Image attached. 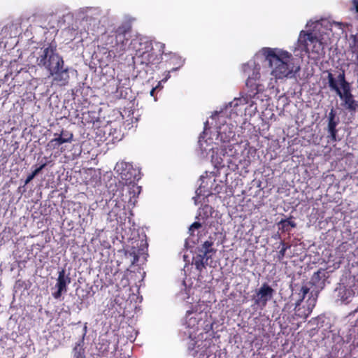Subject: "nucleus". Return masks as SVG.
<instances>
[{
	"instance_id": "9b49d317",
	"label": "nucleus",
	"mask_w": 358,
	"mask_h": 358,
	"mask_svg": "<svg viewBox=\"0 0 358 358\" xmlns=\"http://www.w3.org/2000/svg\"><path fill=\"white\" fill-rule=\"evenodd\" d=\"M356 294H358V281L351 275L341 278L334 290L335 296L342 302H348Z\"/></svg>"
},
{
	"instance_id": "cd10ccee",
	"label": "nucleus",
	"mask_w": 358,
	"mask_h": 358,
	"mask_svg": "<svg viewBox=\"0 0 358 358\" xmlns=\"http://www.w3.org/2000/svg\"><path fill=\"white\" fill-rule=\"evenodd\" d=\"M213 213V208L210 206L205 205L199 209L196 218L201 220L205 222L208 217H212Z\"/></svg>"
},
{
	"instance_id": "ddd939ff",
	"label": "nucleus",
	"mask_w": 358,
	"mask_h": 358,
	"mask_svg": "<svg viewBox=\"0 0 358 358\" xmlns=\"http://www.w3.org/2000/svg\"><path fill=\"white\" fill-rule=\"evenodd\" d=\"M115 171L120 175V178L126 185L135 183L141 179V172L130 163L117 162L115 166Z\"/></svg>"
},
{
	"instance_id": "e433bc0d",
	"label": "nucleus",
	"mask_w": 358,
	"mask_h": 358,
	"mask_svg": "<svg viewBox=\"0 0 358 358\" xmlns=\"http://www.w3.org/2000/svg\"><path fill=\"white\" fill-rule=\"evenodd\" d=\"M35 176H32V173H30L27 178H26L25 181H24V185H27L29 182H31L34 178Z\"/></svg>"
},
{
	"instance_id": "6e6552de",
	"label": "nucleus",
	"mask_w": 358,
	"mask_h": 358,
	"mask_svg": "<svg viewBox=\"0 0 358 358\" xmlns=\"http://www.w3.org/2000/svg\"><path fill=\"white\" fill-rule=\"evenodd\" d=\"M208 315L206 312L197 310L194 311L193 310H187L185 315V325L187 329H189V341L192 339L196 340V333L203 329L206 334L210 329H212V324L207 320Z\"/></svg>"
},
{
	"instance_id": "a878e982",
	"label": "nucleus",
	"mask_w": 358,
	"mask_h": 358,
	"mask_svg": "<svg viewBox=\"0 0 358 358\" xmlns=\"http://www.w3.org/2000/svg\"><path fill=\"white\" fill-rule=\"evenodd\" d=\"M278 226L280 230L289 232L291 228H295L296 227V223L292 220V217H290L287 219L281 220L278 223Z\"/></svg>"
},
{
	"instance_id": "5701e85b",
	"label": "nucleus",
	"mask_w": 358,
	"mask_h": 358,
	"mask_svg": "<svg viewBox=\"0 0 358 358\" xmlns=\"http://www.w3.org/2000/svg\"><path fill=\"white\" fill-rule=\"evenodd\" d=\"M141 190V186L133 185L131 187H129L127 189V194L122 195V202H124V204L127 203L129 207L130 206H134L136 202V198L140 194Z\"/></svg>"
},
{
	"instance_id": "f03ea898",
	"label": "nucleus",
	"mask_w": 358,
	"mask_h": 358,
	"mask_svg": "<svg viewBox=\"0 0 358 358\" xmlns=\"http://www.w3.org/2000/svg\"><path fill=\"white\" fill-rule=\"evenodd\" d=\"M262 52L272 69L271 75L275 79L292 78L299 71V66L294 64L292 54L287 51L264 48Z\"/></svg>"
},
{
	"instance_id": "2f4dec72",
	"label": "nucleus",
	"mask_w": 358,
	"mask_h": 358,
	"mask_svg": "<svg viewBox=\"0 0 358 358\" xmlns=\"http://www.w3.org/2000/svg\"><path fill=\"white\" fill-rule=\"evenodd\" d=\"M352 52L356 55V66L358 69V38L353 36L352 44L350 45Z\"/></svg>"
},
{
	"instance_id": "4c0bfd02",
	"label": "nucleus",
	"mask_w": 358,
	"mask_h": 358,
	"mask_svg": "<svg viewBox=\"0 0 358 358\" xmlns=\"http://www.w3.org/2000/svg\"><path fill=\"white\" fill-rule=\"evenodd\" d=\"M159 85H160V83H159L157 86H156L155 87H153V88L151 90V91H150V96H154V94H155V90H156V89H157V88H158V87H159Z\"/></svg>"
},
{
	"instance_id": "a18cd8bd",
	"label": "nucleus",
	"mask_w": 358,
	"mask_h": 358,
	"mask_svg": "<svg viewBox=\"0 0 358 358\" xmlns=\"http://www.w3.org/2000/svg\"><path fill=\"white\" fill-rule=\"evenodd\" d=\"M325 358H331V356L327 355Z\"/></svg>"
},
{
	"instance_id": "58836bf2",
	"label": "nucleus",
	"mask_w": 358,
	"mask_h": 358,
	"mask_svg": "<svg viewBox=\"0 0 358 358\" xmlns=\"http://www.w3.org/2000/svg\"><path fill=\"white\" fill-rule=\"evenodd\" d=\"M86 333H87V325L85 324V325L84 326V328H83V334L82 337H81V338H80V339H83V340L85 339V335H86Z\"/></svg>"
},
{
	"instance_id": "1a4fd4ad",
	"label": "nucleus",
	"mask_w": 358,
	"mask_h": 358,
	"mask_svg": "<svg viewBox=\"0 0 358 358\" xmlns=\"http://www.w3.org/2000/svg\"><path fill=\"white\" fill-rule=\"evenodd\" d=\"M207 124L208 121L205 122L204 131L200 135L199 139V145L202 155L204 156L206 153V156L210 155L211 162L216 168L224 167L226 164L230 167V164L232 163V160L231 159H225L222 155V152H220L219 153L218 148L211 145L213 143V138H209V142L208 140H205Z\"/></svg>"
},
{
	"instance_id": "f8f14e48",
	"label": "nucleus",
	"mask_w": 358,
	"mask_h": 358,
	"mask_svg": "<svg viewBox=\"0 0 358 358\" xmlns=\"http://www.w3.org/2000/svg\"><path fill=\"white\" fill-rule=\"evenodd\" d=\"M82 23L87 27V31H94L99 28L101 10L99 8L86 7L79 10Z\"/></svg>"
},
{
	"instance_id": "20e7f679",
	"label": "nucleus",
	"mask_w": 358,
	"mask_h": 358,
	"mask_svg": "<svg viewBox=\"0 0 358 358\" xmlns=\"http://www.w3.org/2000/svg\"><path fill=\"white\" fill-rule=\"evenodd\" d=\"M324 43L312 33L301 31L294 52L302 57L305 55L315 60H319L324 55Z\"/></svg>"
},
{
	"instance_id": "473e14b6",
	"label": "nucleus",
	"mask_w": 358,
	"mask_h": 358,
	"mask_svg": "<svg viewBox=\"0 0 358 358\" xmlns=\"http://www.w3.org/2000/svg\"><path fill=\"white\" fill-rule=\"evenodd\" d=\"M201 227V224L199 222H194L189 228V231L192 234L194 229H198Z\"/></svg>"
},
{
	"instance_id": "c03bdc74",
	"label": "nucleus",
	"mask_w": 358,
	"mask_h": 358,
	"mask_svg": "<svg viewBox=\"0 0 358 358\" xmlns=\"http://www.w3.org/2000/svg\"><path fill=\"white\" fill-rule=\"evenodd\" d=\"M203 178H204V176H201L200 179L203 180Z\"/></svg>"
},
{
	"instance_id": "4be33fe9",
	"label": "nucleus",
	"mask_w": 358,
	"mask_h": 358,
	"mask_svg": "<svg viewBox=\"0 0 358 358\" xmlns=\"http://www.w3.org/2000/svg\"><path fill=\"white\" fill-rule=\"evenodd\" d=\"M336 113L334 108L331 109L329 115H328V138L331 141L336 142L338 141L337 138V131L336 127L338 124L339 120L336 119Z\"/></svg>"
},
{
	"instance_id": "a211bd4d",
	"label": "nucleus",
	"mask_w": 358,
	"mask_h": 358,
	"mask_svg": "<svg viewBox=\"0 0 358 358\" xmlns=\"http://www.w3.org/2000/svg\"><path fill=\"white\" fill-rule=\"evenodd\" d=\"M71 279L70 278V274L66 273L65 268L59 269L55 285L57 291L52 293L54 299H58L61 297L63 293H66L67 292V286L71 283Z\"/></svg>"
},
{
	"instance_id": "0eeeda50",
	"label": "nucleus",
	"mask_w": 358,
	"mask_h": 358,
	"mask_svg": "<svg viewBox=\"0 0 358 358\" xmlns=\"http://www.w3.org/2000/svg\"><path fill=\"white\" fill-rule=\"evenodd\" d=\"M130 46L136 52L133 57L134 63L148 65L154 62L155 56L152 52V44L147 37L134 38L130 43Z\"/></svg>"
},
{
	"instance_id": "6ab92c4d",
	"label": "nucleus",
	"mask_w": 358,
	"mask_h": 358,
	"mask_svg": "<svg viewBox=\"0 0 358 358\" xmlns=\"http://www.w3.org/2000/svg\"><path fill=\"white\" fill-rule=\"evenodd\" d=\"M54 138L51 139L47 145V147L51 150H55L65 143H71L73 141V134L67 130L62 129L60 133H55Z\"/></svg>"
},
{
	"instance_id": "412c9836",
	"label": "nucleus",
	"mask_w": 358,
	"mask_h": 358,
	"mask_svg": "<svg viewBox=\"0 0 358 358\" xmlns=\"http://www.w3.org/2000/svg\"><path fill=\"white\" fill-rule=\"evenodd\" d=\"M292 295L290 296L291 301H294V306L296 303L301 305L303 303V300L307 294L309 293L310 288L307 285H294L291 286Z\"/></svg>"
},
{
	"instance_id": "72a5a7b5",
	"label": "nucleus",
	"mask_w": 358,
	"mask_h": 358,
	"mask_svg": "<svg viewBox=\"0 0 358 358\" xmlns=\"http://www.w3.org/2000/svg\"><path fill=\"white\" fill-rule=\"evenodd\" d=\"M47 164L43 163L40 166L37 167L33 172L32 176H37L45 166Z\"/></svg>"
},
{
	"instance_id": "dca6fc26",
	"label": "nucleus",
	"mask_w": 358,
	"mask_h": 358,
	"mask_svg": "<svg viewBox=\"0 0 358 358\" xmlns=\"http://www.w3.org/2000/svg\"><path fill=\"white\" fill-rule=\"evenodd\" d=\"M215 135L217 141L215 142V145L229 143L234 141L235 126L230 123L223 124L217 128Z\"/></svg>"
},
{
	"instance_id": "7c9ffc66",
	"label": "nucleus",
	"mask_w": 358,
	"mask_h": 358,
	"mask_svg": "<svg viewBox=\"0 0 358 358\" xmlns=\"http://www.w3.org/2000/svg\"><path fill=\"white\" fill-rule=\"evenodd\" d=\"M280 245H282V248L278 252L277 256V258L279 261H282L283 259L287 250L291 248L289 244L285 243L284 241H281Z\"/></svg>"
},
{
	"instance_id": "f704fd0d",
	"label": "nucleus",
	"mask_w": 358,
	"mask_h": 358,
	"mask_svg": "<svg viewBox=\"0 0 358 358\" xmlns=\"http://www.w3.org/2000/svg\"><path fill=\"white\" fill-rule=\"evenodd\" d=\"M196 196L194 197L193 199H194L195 203L196 204V203H197L196 198H197V197H199V196H201V195H205V194L203 192V190H202L201 187H199L196 190Z\"/></svg>"
},
{
	"instance_id": "2eb2a0df",
	"label": "nucleus",
	"mask_w": 358,
	"mask_h": 358,
	"mask_svg": "<svg viewBox=\"0 0 358 358\" xmlns=\"http://www.w3.org/2000/svg\"><path fill=\"white\" fill-rule=\"evenodd\" d=\"M274 289L267 283H264L253 296L255 305L263 310L273 296Z\"/></svg>"
},
{
	"instance_id": "c85d7f7f",
	"label": "nucleus",
	"mask_w": 358,
	"mask_h": 358,
	"mask_svg": "<svg viewBox=\"0 0 358 358\" xmlns=\"http://www.w3.org/2000/svg\"><path fill=\"white\" fill-rule=\"evenodd\" d=\"M144 249L137 250L135 247H132L130 250L127 251L125 255L127 258H130L131 264H135L138 261L139 255L143 253Z\"/></svg>"
},
{
	"instance_id": "79ce46f5",
	"label": "nucleus",
	"mask_w": 358,
	"mask_h": 358,
	"mask_svg": "<svg viewBox=\"0 0 358 358\" xmlns=\"http://www.w3.org/2000/svg\"><path fill=\"white\" fill-rule=\"evenodd\" d=\"M169 77V75H168L167 77L165 78V79L162 80V81H165L166 82Z\"/></svg>"
},
{
	"instance_id": "a19ab883",
	"label": "nucleus",
	"mask_w": 358,
	"mask_h": 358,
	"mask_svg": "<svg viewBox=\"0 0 358 358\" xmlns=\"http://www.w3.org/2000/svg\"><path fill=\"white\" fill-rule=\"evenodd\" d=\"M11 26H13V24H10V25H8H8H6V26L4 27L5 30H6L8 27H10Z\"/></svg>"
},
{
	"instance_id": "aec40b11",
	"label": "nucleus",
	"mask_w": 358,
	"mask_h": 358,
	"mask_svg": "<svg viewBox=\"0 0 358 358\" xmlns=\"http://www.w3.org/2000/svg\"><path fill=\"white\" fill-rule=\"evenodd\" d=\"M306 303L296 304L294 306V317L306 320L311 313L315 305V299L309 297Z\"/></svg>"
},
{
	"instance_id": "f3484780",
	"label": "nucleus",
	"mask_w": 358,
	"mask_h": 358,
	"mask_svg": "<svg viewBox=\"0 0 358 358\" xmlns=\"http://www.w3.org/2000/svg\"><path fill=\"white\" fill-rule=\"evenodd\" d=\"M227 145H222L221 148V152L225 159H231L232 160L231 165H234L238 167L239 165H243V168H247L250 162L249 159H244L243 162L239 160L237 162L236 156L238 155L237 150L235 148L236 146H239L237 143H226Z\"/></svg>"
},
{
	"instance_id": "f257e3e1",
	"label": "nucleus",
	"mask_w": 358,
	"mask_h": 358,
	"mask_svg": "<svg viewBox=\"0 0 358 358\" xmlns=\"http://www.w3.org/2000/svg\"><path fill=\"white\" fill-rule=\"evenodd\" d=\"M36 64L44 69L59 86H66L70 80L71 69L66 66L62 56L57 51L55 41L45 43L36 52Z\"/></svg>"
},
{
	"instance_id": "bb28decb",
	"label": "nucleus",
	"mask_w": 358,
	"mask_h": 358,
	"mask_svg": "<svg viewBox=\"0 0 358 358\" xmlns=\"http://www.w3.org/2000/svg\"><path fill=\"white\" fill-rule=\"evenodd\" d=\"M83 339H80L72 350L73 358H85V348H83Z\"/></svg>"
},
{
	"instance_id": "37998d69",
	"label": "nucleus",
	"mask_w": 358,
	"mask_h": 358,
	"mask_svg": "<svg viewBox=\"0 0 358 358\" xmlns=\"http://www.w3.org/2000/svg\"><path fill=\"white\" fill-rule=\"evenodd\" d=\"M310 21L308 22L307 24H306V27H308L310 25Z\"/></svg>"
},
{
	"instance_id": "393cba45",
	"label": "nucleus",
	"mask_w": 358,
	"mask_h": 358,
	"mask_svg": "<svg viewBox=\"0 0 358 358\" xmlns=\"http://www.w3.org/2000/svg\"><path fill=\"white\" fill-rule=\"evenodd\" d=\"M328 84L329 87L331 90L334 91L338 96L341 95V92H343L342 89L341 88L339 81H338V76H337V78H335L334 75L331 73H328Z\"/></svg>"
},
{
	"instance_id": "ea45409f",
	"label": "nucleus",
	"mask_w": 358,
	"mask_h": 358,
	"mask_svg": "<svg viewBox=\"0 0 358 358\" xmlns=\"http://www.w3.org/2000/svg\"><path fill=\"white\" fill-rule=\"evenodd\" d=\"M159 46H160V48H161L160 50H162V53H164V48L165 47V45L163 44V43H159Z\"/></svg>"
},
{
	"instance_id": "c9c22d12",
	"label": "nucleus",
	"mask_w": 358,
	"mask_h": 358,
	"mask_svg": "<svg viewBox=\"0 0 358 358\" xmlns=\"http://www.w3.org/2000/svg\"><path fill=\"white\" fill-rule=\"evenodd\" d=\"M352 4L353 7L351 8V10L352 11L355 10L356 13H358V0H352Z\"/></svg>"
},
{
	"instance_id": "423d86ee",
	"label": "nucleus",
	"mask_w": 358,
	"mask_h": 358,
	"mask_svg": "<svg viewBox=\"0 0 358 358\" xmlns=\"http://www.w3.org/2000/svg\"><path fill=\"white\" fill-rule=\"evenodd\" d=\"M215 235L210 236L200 246H198L192 258V265L201 274L206 266H212V257L215 255L217 249L214 247Z\"/></svg>"
},
{
	"instance_id": "9d476101",
	"label": "nucleus",
	"mask_w": 358,
	"mask_h": 358,
	"mask_svg": "<svg viewBox=\"0 0 358 358\" xmlns=\"http://www.w3.org/2000/svg\"><path fill=\"white\" fill-rule=\"evenodd\" d=\"M212 343L211 338H203V333H200L196 340L192 339L187 344L189 356L192 358H214Z\"/></svg>"
},
{
	"instance_id": "4468645a",
	"label": "nucleus",
	"mask_w": 358,
	"mask_h": 358,
	"mask_svg": "<svg viewBox=\"0 0 358 358\" xmlns=\"http://www.w3.org/2000/svg\"><path fill=\"white\" fill-rule=\"evenodd\" d=\"M338 81L343 92L341 95L338 96L344 101L345 108L350 111H355L358 108L357 101L353 99L351 93L350 84L345 80V73L338 74Z\"/></svg>"
},
{
	"instance_id": "7ed1b4c3",
	"label": "nucleus",
	"mask_w": 358,
	"mask_h": 358,
	"mask_svg": "<svg viewBox=\"0 0 358 358\" xmlns=\"http://www.w3.org/2000/svg\"><path fill=\"white\" fill-rule=\"evenodd\" d=\"M260 64L255 59H251L242 66L244 76L247 77L245 82L246 89L241 92L239 98H235L229 103L230 108H236L241 104L249 103L252 99L259 98V85L256 81L260 78Z\"/></svg>"
},
{
	"instance_id": "39448f33",
	"label": "nucleus",
	"mask_w": 358,
	"mask_h": 358,
	"mask_svg": "<svg viewBox=\"0 0 358 358\" xmlns=\"http://www.w3.org/2000/svg\"><path fill=\"white\" fill-rule=\"evenodd\" d=\"M130 29V24L125 22L119 26L115 31L104 36V44L115 57H120L124 52L129 40L127 35Z\"/></svg>"
},
{
	"instance_id": "b1692460",
	"label": "nucleus",
	"mask_w": 358,
	"mask_h": 358,
	"mask_svg": "<svg viewBox=\"0 0 358 358\" xmlns=\"http://www.w3.org/2000/svg\"><path fill=\"white\" fill-rule=\"evenodd\" d=\"M327 278V272L324 269H320L314 273L310 279V282L315 286L317 289H322L325 286V281Z\"/></svg>"
},
{
	"instance_id": "c756f323",
	"label": "nucleus",
	"mask_w": 358,
	"mask_h": 358,
	"mask_svg": "<svg viewBox=\"0 0 358 358\" xmlns=\"http://www.w3.org/2000/svg\"><path fill=\"white\" fill-rule=\"evenodd\" d=\"M331 257H329L327 261L328 266L327 269H329L330 271H333L335 269H337L340 267L341 264V258H336L335 259H331Z\"/></svg>"
}]
</instances>
